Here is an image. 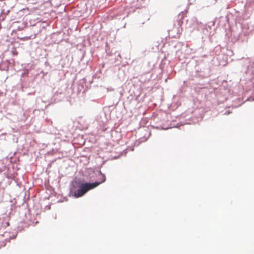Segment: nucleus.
<instances>
[{
	"label": "nucleus",
	"mask_w": 254,
	"mask_h": 254,
	"mask_svg": "<svg viewBox=\"0 0 254 254\" xmlns=\"http://www.w3.org/2000/svg\"><path fill=\"white\" fill-rule=\"evenodd\" d=\"M99 180L100 181L92 183H85L81 184L78 187L73 185L70 189V195L75 198H78L83 196L88 190L93 189L106 181L105 175L101 172L99 173Z\"/></svg>",
	"instance_id": "f257e3e1"
},
{
	"label": "nucleus",
	"mask_w": 254,
	"mask_h": 254,
	"mask_svg": "<svg viewBox=\"0 0 254 254\" xmlns=\"http://www.w3.org/2000/svg\"><path fill=\"white\" fill-rule=\"evenodd\" d=\"M229 114H230V112H227V113H226L227 115H228Z\"/></svg>",
	"instance_id": "f03ea898"
}]
</instances>
